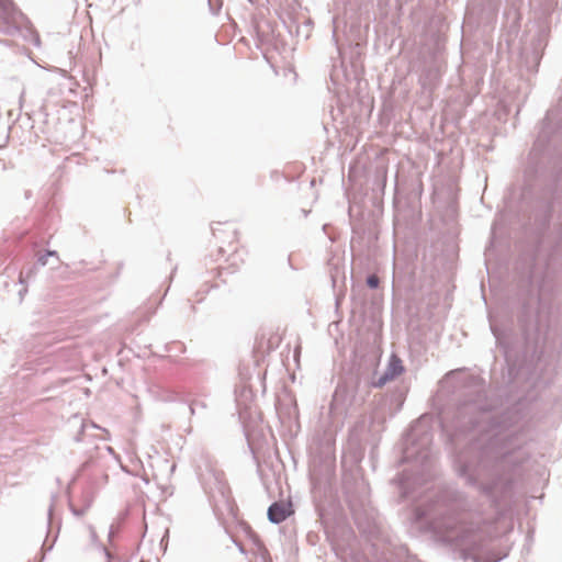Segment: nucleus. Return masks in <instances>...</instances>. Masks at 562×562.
Returning <instances> with one entry per match:
<instances>
[{
	"label": "nucleus",
	"mask_w": 562,
	"mask_h": 562,
	"mask_svg": "<svg viewBox=\"0 0 562 562\" xmlns=\"http://www.w3.org/2000/svg\"><path fill=\"white\" fill-rule=\"evenodd\" d=\"M292 514L291 504L285 502L273 503L268 509V518L271 522L280 524Z\"/></svg>",
	"instance_id": "1"
},
{
	"label": "nucleus",
	"mask_w": 562,
	"mask_h": 562,
	"mask_svg": "<svg viewBox=\"0 0 562 562\" xmlns=\"http://www.w3.org/2000/svg\"><path fill=\"white\" fill-rule=\"evenodd\" d=\"M367 283L370 288L375 289L379 286L380 280L379 277L375 274H371L367 279Z\"/></svg>",
	"instance_id": "2"
},
{
	"label": "nucleus",
	"mask_w": 562,
	"mask_h": 562,
	"mask_svg": "<svg viewBox=\"0 0 562 562\" xmlns=\"http://www.w3.org/2000/svg\"><path fill=\"white\" fill-rule=\"evenodd\" d=\"M228 235H229L231 241H234L236 239V236H235L234 232H229Z\"/></svg>",
	"instance_id": "3"
},
{
	"label": "nucleus",
	"mask_w": 562,
	"mask_h": 562,
	"mask_svg": "<svg viewBox=\"0 0 562 562\" xmlns=\"http://www.w3.org/2000/svg\"><path fill=\"white\" fill-rule=\"evenodd\" d=\"M217 231H218V232H222V229H221V228H213V232H214V236H215V237H216V232H217Z\"/></svg>",
	"instance_id": "4"
}]
</instances>
